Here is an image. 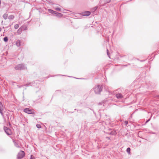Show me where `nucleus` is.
Returning <instances> with one entry per match:
<instances>
[{
  "label": "nucleus",
  "instance_id": "1",
  "mask_svg": "<svg viewBox=\"0 0 159 159\" xmlns=\"http://www.w3.org/2000/svg\"><path fill=\"white\" fill-rule=\"evenodd\" d=\"M102 87L101 86L98 85L94 89V91L96 93H99L102 90Z\"/></svg>",
  "mask_w": 159,
  "mask_h": 159
},
{
  "label": "nucleus",
  "instance_id": "2",
  "mask_svg": "<svg viewBox=\"0 0 159 159\" xmlns=\"http://www.w3.org/2000/svg\"><path fill=\"white\" fill-rule=\"evenodd\" d=\"M25 155L24 152L22 151H20L18 153L17 155V157L18 158L21 159Z\"/></svg>",
  "mask_w": 159,
  "mask_h": 159
},
{
  "label": "nucleus",
  "instance_id": "3",
  "mask_svg": "<svg viewBox=\"0 0 159 159\" xmlns=\"http://www.w3.org/2000/svg\"><path fill=\"white\" fill-rule=\"evenodd\" d=\"M24 66L23 64L17 65L15 67V69L17 70H21L24 69Z\"/></svg>",
  "mask_w": 159,
  "mask_h": 159
},
{
  "label": "nucleus",
  "instance_id": "4",
  "mask_svg": "<svg viewBox=\"0 0 159 159\" xmlns=\"http://www.w3.org/2000/svg\"><path fill=\"white\" fill-rule=\"evenodd\" d=\"M4 129L5 132L8 135H10L11 134V130L9 129L7 127H4Z\"/></svg>",
  "mask_w": 159,
  "mask_h": 159
},
{
  "label": "nucleus",
  "instance_id": "5",
  "mask_svg": "<svg viewBox=\"0 0 159 159\" xmlns=\"http://www.w3.org/2000/svg\"><path fill=\"white\" fill-rule=\"evenodd\" d=\"M24 111L28 114H33V111L29 108H25L24 110Z\"/></svg>",
  "mask_w": 159,
  "mask_h": 159
},
{
  "label": "nucleus",
  "instance_id": "6",
  "mask_svg": "<svg viewBox=\"0 0 159 159\" xmlns=\"http://www.w3.org/2000/svg\"><path fill=\"white\" fill-rule=\"evenodd\" d=\"M90 14L91 13L90 11H86L82 12L81 14V15L83 16H89L90 15Z\"/></svg>",
  "mask_w": 159,
  "mask_h": 159
},
{
  "label": "nucleus",
  "instance_id": "7",
  "mask_svg": "<svg viewBox=\"0 0 159 159\" xmlns=\"http://www.w3.org/2000/svg\"><path fill=\"white\" fill-rule=\"evenodd\" d=\"M116 97L118 98H123V96L120 93H118L116 94Z\"/></svg>",
  "mask_w": 159,
  "mask_h": 159
},
{
  "label": "nucleus",
  "instance_id": "8",
  "mask_svg": "<svg viewBox=\"0 0 159 159\" xmlns=\"http://www.w3.org/2000/svg\"><path fill=\"white\" fill-rule=\"evenodd\" d=\"M48 11L50 13L52 14H57V12L54 11L51 9H49L48 10Z\"/></svg>",
  "mask_w": 159,
  "mask_h": 159
},
{
  "label": "nucleus",
  "instance_id": "9",
  "mask_svg": "<svg viewBox=\"0 0 159 159\" xmlns=\"http://www.w3.org/2000/svg\"><path fill=\"white\" fill-rule=\"evenodd\" d=\"M14 18V16L12 15L9 16L8 17V18L10 20H12Z\"/></svg>",
  "mask_w": 159,
  "mask_h": 159
},
{
  "label": "nucleus",
  "instance_id": "10",
  "mask_svg": "<svg viewBox=\"0 0 159 159\" xmlns=\"http://www.w3.org/2000/svg\"><path fill=\"white\" fill-rule=\"evenodd\" d=\"M8 17V14H4L3 16V17L4 18V19L6 20L7 19Z\"/></svg>",
  "mask_w": 159,
  "mask_h": 159
},
{
  "label": "nucleus",
  "instance_id": "11",
  "mask_svg": "<svg viewBox=\"0 0 159 159\" xmlns=\"http://www.w3.org/2000/svg\"><path fill=\"white\" fill-rule=\"evenodd\" d=\"M57 16H58V17H61L63 16L62 14L61 13H58L57 12Z\"/></svg>",
  "mask_w": 159,
  "mask_h": 159
},
{
  "label": "nucleus",
  "instance_id": "12",
  "mask_svg": "<svg viewBox=\"0 0 159 159\" xmlns=\"http://www.w3.org/2000/svg\"><path fill=\"white\" fill-rule=\"evenodd\" d=\"M21 29L19 28L17 31V33L18 34H20L21 32Z\"/></svg>",
  "mask_w": 159,
  "mask_h": 159
},
{
  "label": "nucleus",
  "instance_id": "13",
  "mask_svg": "<svg viewBox=\"0 0 159 159\" xmlns=\"http://www.w3.org/2000/svg\"><path fill=\"white\" fill-rule=\"evenodd\" d=\"M130 148H128L127 149L126 151L129 153L130 154Z\"/></svg>",
  "mask_w": 159,
  "mask_h": 159
},
{
  "label": "nucleus",
  "instance_id": "14",
  "mask_svg": "<svg viewBox=\"0 0 159 159\" xmlns=\"http://www.w3.org/2000/svg\"><path fill=\"white\" fill-rule=\"evenodd\" d=\"M16 44L18 46H20V41H17L16 43Z\"/></svg>",
  "mask_w": 159,
  "mask_h": 159
},
{
  "label": "nucleus",
  "instance_id": "15",
  "mask_svg": "<svg viewBox=\"0 0 159 159\" xmlns=\"http://www.w3.org/2000/svg\"><path fill=\"white\" fill-rule=\"evenodd\" d=\"M97 7H95L92 9V10L93 11H95L97 9Z\"/></svg>",
  "mask_w": 159,
  "mask_h": 159
},
{
  "label": "nucleus",
  "instance_id": "16",
  "mask_svg": "<svg viewBox=\"0 0 159 159\" xmlns=\"http://www.w3.org/2000/svg\"><path fill=\"white\" fill-rule=\"evenodd\" d=\"M19 27V25L18 24H16L14 26V28L15 29H18Z\"/></svg>",
  "mask_w": 159,
  "mask_h": 159
},
{
  "label": "nucleus",
  "instance_id": "17",
  "mask_svg": "<svg viewBox=\"0 0 159 159\" xmlns=\"http://www.w3.org/2000/svg\"><path fill=\"white\" fill-rule=\"evenodd\" d=\"M8 39L7 37H5L4 38V41L5 42H7L8 41Z\"/></svg>",
  "mask_w": 159,
  "mask_h": 159
},
{
  "label": "nucleus",
  "instance_id": "18",
  "mask_svg": "<svg viewBox=\"0 0 159 159\" xmlns=\"http://www.w3.org/2000/svg\"><path fill=\"white\" fill-rule=\"evenodd\" d=\"M55 9L58 11H60L61 10V9L59 8H56Z\"/></svg>",
  "mask_w": 159,
  "mask_h": 159
},
{
  "label": "nucleus",
  "instance_id": "19",
  "mask_svg": "<svg viewBox=\"0 0 159 159\" xmlns=\"http://www.w3.org/2000/svg\"><path fill=\"white\" fill-rule=\"evenodd\" d=\"M36 126H37V127L38 128H41V126L39 125H36Z\"/></svg>",
  "mask_w": 159,
  "mask_h": 159
},
{
  "label": "nucleus",
  "instance_id": "20",
  "mask_svg": "<svg viewBox=\"0 0 159 159\" xmlns=\"http://www.w3.org/2000/svg\"><path fill=\"white\" fill-rule=\"evenodd\" d=\"M111 0H106V3H109L111 2Z\"/></svg>",
  "mask_w": 159,
  "mask_h": 159
},
{
  "label": "nucleus",
  "instance_id": "21",
  "mask_svg": "<svg viewBox=\"0 0 159 159\" xmlns=\"http://www.w3.org/2000/svg\"><path fill=\"white\" fill-rule=\"evenodd\" d=\"M125 125H126L128 124V121H125Z\"/></svg>",
  "mask_w": 159,
  "mask_h": 159
},
{
  "label": "nucleus",
  "instance_id": "22",
  "mask_svg": "<svg viewBox=\"0 0 159 159\" xmlns=\"http://www.w3.org/2000/svg\"><path fill=\"white\" fill-rule=\"evenodd\" d=\"M34 158V157H33L32 155L31 156V158L30 159H33Z\"/></svg>",
  "mask_w": 159,
  "mask_h": 159
},
{
  "label": "nucleus",
  "instance_id": "23",
  "mask_svg": "<svg viewBox=\"0 0 159 159\" xmlns=\"http://www.w3.org/2000/svg\"><path fill=\"white\" fill-rule=\"evenodd\" d=\"M107 55H108V49L107 50Z\"/></svg>",
  "mask_w": 159,
  "mask_h": 159
},
{
  "label": "nucleus",
  "instance_id": "24",
  "mask_svg": "<svg viewBox=\"0 0 159 159\" xmlns=\"http://www.w3.org/2000/svg\"><path fill=\"white\" fill-rule=\"evenodd\" d=\"M1 30H2V29L1 28H0V32L1 31Z\"/></svg>",
  "mask_w": 159,
  "mask_h": 159
},
{
  "label": "nucleus",
  "instance_id": "25",
  "mask_svg": "<svg viewBox=\"0 0 159 159\" xmlns=\"http://www.w3.org/2000/svg\"><path fill=\"white\" fill-rule=\"evenodd\" d=\"M55 14L56 15V16H57V14Z\"/></svg>",
  "mask_w": 159,
  "mask_h": 159
}]
</instances>
